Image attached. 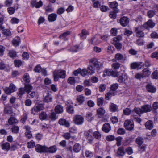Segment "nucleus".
Masks as SVG:
<instances>
[{
	"mask_svg": "<svg viewBox=\"0 0 158 158\" xmlns=\"http://www.w3.org/2000/svg\"><path fill=\"white\" fill-rule=\"evenodd\" d=\"M117 71H113L111 69H105L104 73L106 75L108 76H112L114 77H116L117 73Z\"/></svg>",
	"mask_w": 158,
	"mask_h": 158,
	"instance_id": "13",
	"label": "nucleus"
},
{
	"mask_svg": "<svg viewBox=\"0 0 158 158\" xmlns=\"http://www.w3.org/2000/svg\"><path fill=\"white\" fill-rule=\"evenodd\" d=\"M131 117L133 120L139 123H140L141 122V120L140 118L135 115H133L131 116Z\"/></svg>",
	"mask_w": 158,
	"mask_h": 158,
	"instance_id": "61",
	"label": "nucleus"
},
{
	"mask_svg": "<svg viewBox=\"0 0 158 158\" xmlns=\"http://www.w3.org/2000/svg\"><path fill=\"white\" fill-rule=\"evenodd\" d=\"M24 89L27 93L29 94L32 89V87L30 84L25 85Z\"/></svg>",
	"mask_w": 158,
	"mask_h": 158,
	"instance_id": "37",
	"label": "nucleus"
},
{
	"mask_svg": "<svg viewBox=\"0 0 158 158\" xmlns=\"http://www.w3.org/2000/svg\"><path fill=\"white\" fill-rule=\"evenodd\" d=\"M104 98L103 97L98 98L97 99V105L99 106H101L104 102Z\"/></svg>",
	"mask_w": 158,
	"mask_h": 158,
	"instance_id": "54",
	"label": "nucleus"
},
{
	"mask_svg": "<svg viewBox=\"0 0 158 158\" xmlns=\"http://www.w3.org/2000/svg\"><path fill=\"white\" fill-rule=\"evenodd\" d=\"M143 77H148L151 74V72L148 68H144L142 71Z\"/></svg>",
	"mask_w": 158,
	"mask_h": 158,
	"instance_id": "22",
	"label": "nucleus"
},
{
	"mask_svg": "<svg viewBox=\"0 0 158 158\" xmlns=\"http://www.w3.org/2000/svg\"><path fill=\"white\" fill-rule=\"evenodd\" d=\"M120 64L117 62H115L113 63L112 67L113 69H117L119 68L120 66Z\"/></svg>",
	"mask_w": 158,
	"mask_h": 158,
	"instance_id": "53",
	"label": "nucleus"
},
{
	"mask_svg": "<svg viewBox=\"0 0 158 158\" xmlns=\"http://www.w3.org/2000/svg\"><path fill=\"white\" fill-rule=\"evenodd\" d=\"M54 81H57L59 78H64L66 77V71L62 70H55L53 72Z\"/></svg>",
	"mask_w": 158,
	"mask_h": 158,
	"instance_id": "1",
	"label": "nucleus"
},
{
	"mask_svg": "<svg viewBox=\"0 0 158 158\" xmlns=\"http://www.w3.org/2000/svg\"><path fill=\"white\" fill-rule=\"evenodd\" d=\"M111 129V127L109 123H106L103 125L102 130L104 132L108 133L110 131Z\"/></svg>",
	"mask_w": 158,
	"mask_h": 158,
	"instance_id": "15",
	"label": "nucleus"
},
{
	"mask_svg": "<svg viewBox=\"0 0 158 158\" xmlns=\"http://www.w3.org/2000/svg\"><path fill=\"white\" fill-rule=\"evenodd\" d=\"M8 123L10 125H12L18 123V120L14 117H11L8 120Z\"/></svg>",
	"mask_w": 158,
	"mask_h": 158,
	"instance_id": "32",
	"label": "nucleus"
},
{
	"mask_svg": "<svg viewBox=\"0 0 158 158\" xmlns=\"http://www.w3.org/2000/svg\"><path fill=\"white\" fill-rule=\"evenodd\" d=\"M122 40V37L120 35H118L116 37H114L113 39V41L114 43L119 42V41Z\"/></svg>",
	"mask_w": 158,
	"mask_h": 158,
	"instance_id": "55",
	"label": "nucleus"
},
{
	"mask_svg": "<svg viewBox=\"0 0 158 158\" xmlns=\"http://www.w3.org/2000/svg\"><path fill=\"white\" fill-rule=\"evenodd\" d=\"M87 69H83L82 70H80V74L83 77H85L87 75L89 74Z\"/></svg>",
	"mask_w": 158,
	"mask_h": 158,
	"instance_id": "56",
	"label": "nucleus"
},
{
	"mask_svg": "<svg viewBox=\"0 0 158 158\" xmlns=\"http://www.w3.org/2000/svg\"><path fill=\"white\" fill-rule=\"evenodd\" d=\"M49 117L51 120L54 121L58 118V117L56 116V114L55 112H52L49 115Z\"/></svg>",
	"mask_w": 158,
	"mask_h": 158,
	"instance_id": "39",
	"label": "nucleus"
},
{
	"mask_svg": "<svg viewBox=\"0 0 158 158\" xmlns=\"http://www.w3.org/2000/svg\"><path fill=\"white\" fill-rule=\"evenodd\" d=\"M133 111L139 116H140L141 114L143 113L141 108H140L135 107L133 109Z\"/></svg>",
	"mask_w": 158,
	"mask_h": 158,
	"instance_id": "46",
	"label": "nucleus"
},
{
	"mask_svg": "<svg viewBox=\"0 0 158 158\" xmlns=\"http://www.w3.org/2000/svg\"><path fill=\"white\" fill-rule=\"evenodd\" d=\"M42 2L40 1L39 2H37L36 0H32L31 2V5L32 7H35L39 8L42 6Z\"/></svg>",
	"mask_w": 158,
	"mask_h": 158,
	"instance_id": "14",
	"label": "nucleus"
},
{
	"mask_svg": "<svg viewBox=\"0 0 158 158\" xmlns=\"http://www.w3.org/2000/svg\"><path fill=\"white\" fill-rule=\"evenodd\" d=\"M116 77L118 78V81L120 83H122L125 81V80L127 79V76L125 74H123L120 72H117Z\"/></svg>",
	"mask_w": 158,
	"mask_h": 158,
	"instance_id": "9",
	"label": "nucleus"
},
{
	"mask_svg": "<svg viewBox=\"0 0 158 158\" xmlns=\"http://www.w3.org/2000/svg\"><path fill=\"white\" fill-rule=\"evenodd\" d=\"M20 38L18 36L16 37L13 40V45L17 47L19 45V44L20 42Z\"/></svg>",
	"mask_w": 158,
	"mask_h": 158,
	"instance_id": "36",
	"label": "nucleus"
},
{
	"mask_svg": "<svg viewBox=\"0 0 158 158\" xmlns=\"http://www.w3.org/2000/svg\"><path fill=\"white\" fill-rule=\"evenodd\" d=\"M100 36L95 35L92 39V43L94 45H97L101 42V41L99 40Z\"/></svg>",
	"mask_w": 158,
	"mask_h": 158,
	"instance_id": "20",
	"label": "nucleus"
},
{
	"mask_svg": "<svg viewBox=\"0 0 158 158\" xmlns=\"http://www.w3.org/2000/svg\"><path fill=\"white\" fill-rule=\"evenodd\" d=\"M141 108L143 113L149 112L152 109L151 106L148 104L142 106Z\"/></svg>",
	"mask_w": 158,
	"mask_h": 158,
	"instance_id": "17",
	"label": "nucleus"
},
{
	"mask_svg": "<svg viewBox=\"0 0 158 158\" xmlns=\"http://www.w3.org/2000/svg\"><path fill=\"white\" fill-rule=\"evenodd\" d=\"M143 142V140L142 137H138L136 139V143L139 145H142Z\"/></svg>",
	"mask_w": 158,
	"mask_h": 158,
	"instance_id": "52",
	"label": "nucleus"
},
{
	"mask_svg": "<svg viewBox=\"0 0 158 158\" xmlns=\"http://www.w3.org/2000/svg\"><path fill=\"white\" fill-rule=\"evenodd\" d=\"M57 17V15L54 13L49 15L48 17V20L49 22H53L55 21Z\"/></svg>",
	"mask_w": 158,
	"mask_h": 158,
	"instance_id": "30",
	"label": "nucleus"
},
{
	"mask_svg": "<svg viewBox=\"0 0 158 158\" xmlns=\"http://www.w3.org/2000/svg\"><path fill=\"white\" fill-rule=\"evenodd\" d=\"M74 123L78 125L82 124L84 121L83 117L81 115H77L73 118Z\"/></svg>",
	"mask_w": 158,
	"mask_h": 158,
	"instance_id": "6",
	"label": "nucleus"
},
{
	"mask_svg": "<svg viewBox=\"0 0 158 158\" xmlns=\"http://www.w3.org/2000/svg\"><path fill=\"white\" fill-rule=\"evenodd\" d=\"M116 94V92H113L112 91L110 90L109 92L106 94L105 98L106 99L109 100L112 96H114Z\"/></svg>",
	"mask_w": 158,
	"mask_h": 158,
	"instance_id": "26",
	"label": "nucleus"
},
{
	"mask_svg": "<svg viewBox=\"0 0 158 158\" xmlns=\"http://www.w3.org/2000/svg\"><path fill=\"white\" fill-rule=\"evenodd\" d=\"M52 100V98L48 94L45 96L44 98V102H51Z\"/></svg>",
	"mask_w": 158,
	"mask_h": 158,
	"instance_id": "40",
	"label": "nucleus"
},
{
	"mask_svg": "<svg viewBox=\"0 0 158 158\" xmlns=\"http://www.w3.org/2000/svg\"><path fill=\"white\" fill-rule=\"evenodd\" d=\"M12 131L15 133H17L19 132V127L17 126H14L11 128Z\"/></svg>",
	"mask_w": 158,
	"mask_h": 158,
	"instance_id": "60",
	"label": "nucleus"
},
{
	"mask_svg": "<svg viewBox=\"0 0 158 158\" xmlns=\"http://www.w3.org/2000/svg\"><path fill=\"white\" fill-rule=\"evenodd\" d=\"M124 126L126 129L130 131L132 130L134 127L133 122L130 120H126L124 123Z\"/></svg>",
	"mask_w": 158,
	"mask_h": 158,
	"instance_id": "7",
	"label": "nucleus"
},
{
	"mask_svg": "<svg viewBox=\"0 0 158 158\" xmlns=\"http://www.w3.org/2000/svg\"><path fill=\"white\" fill-rule=\"evenodd\" d=\"M118 84H113L111 85L110 90L112 91L113 92H116L117 94V92L116 91V90L118 89Z\"/></svg>",
	"mask_w": 158,
	"mask_h": 158,
	"instance_id": "43",
	"label": "nucleus"
},
{
	"mask_svg": "<svg viewBox=\"0 0 158 158\" xmlns=\"http://www.w3.org/2000/svg\"><path fill=\"white\" fill-rule=\"evenodd\" d=\"M46 152H49L50 153H53L55 152L56 150V148L55 146H53L48 148L47 147Z\"/></svg>",
	"mask_w": 158,
	"mask_h": 158,
	"instance_id": "29",
	"label": "nucleus"
},
{
	"mask_svg": "<svg viewBox=\"0 0 158 158\" xmlns=\"http://www.w3.org/2000/svg\"><path fill=\"white\" fill-rule=\"evenodd\" d=\"M152 77L154 79L158 78V71L156 70L153 72L152 74Z\"/></svg>",
	"mask_w": 158,
	"mask_h": 158,
	"instance_id": "64",
	"label": "nucleus"
},
{
	"mask_svg": "<svg viewBox=\"0 0 158 158\" xmlns=\"http://www.w3.org/2000/svg\"><path fill=\"white\" fill-rule=\"evenodd\" d=\"M103 63L99 62L98 60L95 58L91 59L89 61V65L91 67L94 68L95 69H96L99 70L102 67Z\"/></svg>",
	"mask_w": 158,
	"mask_h": 158,
	"instance_id": "2",
	"label": "nucleus"
},
{
	"mask_svg": "<svg viewBox=\"0 0 158 158\" xmlns=\"http://www.w3.org/2000/svg\"><path fill=\"white\" fill-rule=\"evenodd\" d=\"M141 64L142 63L140 62L132 63L131 64V68L132 69H140L142 67V65H141Z\"/></svg>",
	"mask_w": 158,
	"mask_h": 158,
	"instance_id": "18",
	"label": "nucleus"
},
{
	"mask_svg": "<svg viewBox=\"0 0 158 158\" xmlns=\"http://www.w3.org/2000/svg\"><path fill=\"white\" fill-rule=\"evenodd\" d=\"M2 148L3 150H9L10 148V144L7 142H5L2 143L1 145Z\"/></svg>",
	"mask_w": 158,
	"mask_h": 158,
	"instance_id": "33",
	"label": "nucleus"
},
{
	"mask_svg": "<svg viewBox=\"0 0 158 158\" xmlns=\"http://www.w3.org/2000/svg\"><path fill=\"white\" fill-rule=\"evenodd\" d=\"M8 56L11 58H15L17 56L16 52L14 50H10L8 53Z\"/></svg>",
	"mask_w": 158,
	"mask_h": 158,
	"instance_id": "45",
	"label": "nucleus"
},
{
	"mask_svg": "<svg viewBox=\"0 0 158 158\" xmlns=\"http://www.w3.org/2000/svg\"><path fill=\"white\" fill-rule=\"evenodd\" d=\"M39 118L41 120H46L48 118V116L45 112L42 111L39 114Z\"/></svg>",
	"mask_w": 158,
	"mask_h": 158,
	"instance_id": "27",
	"label": "nucleus"
},
{
	"mask_svg": "<svg viewBox=\"0 0 158 158\" xmlns=\"http://www.w3.org/2000/svg\"><path fill=\"white\" fill-rule=\"evenodd\" d=\"M4 90L6 94H10L15 90V87L14 84H11L9 87H5Z\"/></svg>",
	"mask_w": 158,
	"mask_h": 158,
	"instance_id": "8",
	"label": "nucleus"
},
{
	"mask_svg": "<svg viewBox=\"0 0 158 158\" xmlns=\"http://www.w3.org/2000/svg\"><path fill=\"white\" fill-rule=\"evenodd\" d=\"M109 6L110 7L113 8V10L116 11V12H119V10L117 8L118 4L116 2H110Z\"/></svg>",
	"mask_w": 158,
	"mask_h": 158,
	"instance_id": "19",
	"label": "nucleus"
},
{
	"mask_svg": "<svg viewBox=\"0 0 158 158\" xmlns=\"http://www.w3.org/2000/svg\"><path fill=\"white\" fill-rule=\"evenodd\" d=\"M58 123L60 125L64 126L67 127H69L70 126V124L69 122L65 119H60Z\"/></svg>",
	"mask_w": 158,
	"mask_h": 158,
	"instance_id": "21",
	"label": "nucleus"
},
{
	"mask_svg": "<svg viewBox=\"0 0 158 158\" xmlns=\"http://www.w3.org/2000/svg\"><path fill=\"white\" fill-rule=\"evenodd\" d=\"M145 126L148 129H151L153 128V123L152 121L149 120L145 123Z\"/></svg>",
	"mask_w": 158,
	"mask_h": 158,
	"instance_id": "38",
	"label": "nucleus"
},
{
	"mask_svg": "<svg viewBox=\"0 0 158 158\" xmlns=\"http://www.w3.org/2000/svg\"><path fill=\"white\" fill-rule=\"evenodd\" d=\"M47 147L40 144H37L35 147V151L38 153H42L46 152Z\"/></svg>",
	"mask_w": 158,
	"mask_h": 158,
	"instance_id": "10",
	"label": "nucleus"
},
{
	"mask_svg": "<svg viewBox=\"0 0 158 158\" xmlns=\"http://www.w3.org/2000/svg\"><path fill=\"white\" fill-rule=\"evenodd\" d=\"M93 134V131L91 129L85 131L84 132V136L88 143H92L93 140L94 138L92 136Z\"/></svg>",
	"mask_w": 158,
	"mask_h": 158,
	"instance_id": "4",
	"label": "nucleus"
},
{
	"mask_svg": "<svg viewBox=\"0 0 158 158\" xmlns=\"http://www.w3.org/2000/svg\"><path fill=\"white\" fill-rule=\"evenodd\" d=\"M123 56L122 54L118 53H117L115 55V59H113L112 61L113 62H115L116 61V60L119 61L123 59Z\"/></svg>",
	"mask_w": 158,
	"mask_h": 158,
	"instance_id": "35",
	"label": "nucleus"
},
{
	"mask_svg": "<svg viewBox=\"0 0 158 158\" xmlns=\"http://www.w3.org/2000/svg\"><path fill=\"white\" fill-rule=\"evenodd\" d=\"M25 90L24 88H21L19 89L18 92L17 93V94L19 97H21V96L25 93Z\"/></svg>",
	"mask_w": 158,
	"mask_h": 158,
	"instance_id": "49",
	"label": "nucleus"
},
{
	"mask_svg": "<svg viewBox=\"0 0 158 158\" xmlns=\"http://www.w3.org/2000/svg\"><path fill=\"white\" fill-rule=\"evenodd\" d=\"M147 90L151 93H154L156 91V88L152 85L148 84L146 86Z\"/></svg>",
	"mask_w": 158,
	"mask_h": 158,
	"instance_id": "25",
	"label": "nucleus"
},
{
	"mask_svg": "<svg viewBox=\"0 0 158 158\" xmlns=\"http://www.w3.org/2000/svg\"><path fill=\"white\" fill-rule=\"evenodd\" d=\"M128 19L126 17L123 16L119 20L120 24L123 27L127 26L129 23Z\"/></svg>",
	"mask_w": 158,
	"mask_h": 158,
	"instance_id": "12",
	"label": "nucleus"
},
{
	"mask_svg": "<svg viewBox=\"0 0 158 158\" xmlns=\"http://www.w3.org/2000/svg\"><path fill=\"white\" fill-rule=\"evenodd\" d=\"M93 137L94 138L98 139H99L101 138V135L98 131H95L93 133Z\"/></svg>",
	"mask_w": 158,
	"mask_h": 158,
	"instance_id": "42",
	"label": "nucleus"
},
{
	"mask_svg": "<svg viewBox=\"0 0 158 158\" xmlns=\"http://www.w3.org/2000/svg\"><path fill=\"white\" fill-rule=\"evenodd\" d=\"M55 110L58 114L62 113L64 111L63 107L61 105H57L55 107Z\"/></svg>",
	"mask_w": 158,
	"mask_h": 158,
	"instance_id": "24",
	"label": "nucleus"
},
{
	"mask_svg": "<svg viewBox=\"0 0 158 158\" xmlns=\"http://www.w3.org/2000/svg\"><path fill=\"white\" fill-rule=\"evenodd\" d=\"M67 81L71 85L74 84L76 82L74 78L73 77H69L67 80Z\"/></svg>",
	"mask_w": 158,
	"mask_h": 158,
	"instance_id": "58",
	"label": "nucleus"
},
{
	"mask_svg": "<svg viewBox=\"0 0 158 158\" xmlns=\"http://www.w3.org/2000/svg\"><path fill=\"white\" fill-rule=\"evenodd\" d=\"M77 101L79 103V105L82 104L85 101V97L82 95L77 96Z\"/></svg>",
	"mask_w": 158,
	"mask_h": 158,
	"instance_id": "34",
	"label": "nucleus"
},
{
	"mask_svg": "<svg viewBox=\"0 0 158 158\" xmlns=\"http://www.w3.org/2000/svg\"><path fill=\"white\" fill-rule=\"evenodd\" d=\"M97 112L98 115L102 116L105 114V111L103 108H100L97 110Z\"/></svg>",
	"mask_w": 158,
	"mask_h": 158,
	"instance_id": "57",
	"label": "nucleus"
},
{
	"mask_svg": "<svg viewBox=\"0 0 158 158\" xmlns=\"http://www.w3.org/2000/svg\"><path fill=\"white\" fill-rule=\"evenodd\" d=\"M35 145V142L32 140L29 142H28L27 143V146L29 148H33Z\"/></svg>",
	"mask_w": 158,
	"mask_h": 158,
	"instance_id": "50",
	"label": "nucleus"
},
{
	"mask_svg": "<svg viewBox=\"0 0 158 158\" xmlns=\"http://www.w3.org/2000/svg\"><path fill=\"white\" fill-rule=\"evenodd\" d=\"M155 15V11L152 10H149L147 12L148 16L149 18L152 17Z\"/></svg>",
	"mask_w": 158,
	"mask_h": 158,
	"instance_id": "59",
	"label": "nucleus"
},
{
	"mask_svg": "<svg viewBox=\"0 0 158 158\" xmlns=\"http://www.w3.org/2000/svg\"><path fill=\"white\" fill-rule=\"evenodd\" d=\"M155 25V23L151 20H148L145 23L143 26L144 28L149 29L150 28H152Z\"/></svg>",
	"mask_w": 158,
	"mask_h": 158,
	"instance_id": "11",
	"label": "nucleus"
},
{
	"mask_svg": "<svg viewBox=\"0 0 158 158\" xmlns=\"http://www.w3.org/2000/svg\"><path fill=\"white\" fill-rule=\"evenodd\" d=\"M117 153L120 156H123L125 154L123 148L121 147H119L118 149Z\"/></svg>",
	"mask_w": 158,
	"mask_h": 158,
	"instance_id": "41",
	"label": "nucleus"
},
{
	"mask_svg": "<svg viewBox=\"0 0 158 158\" xmlns=\"http://www.w3.org/2000/svg\"><path fill=\"white\" fill-rule=\"evenodd\" d=\"M4 112L5 114H10L12 112V109L11 106H5L4 109Z\"/></svg>",
	"mask_w": 158,
	"mask_h": 158,
	"instance_id": "28",
	"label": "nucleus"
},
{
	"mask_svg": "<svg viewBox=\"0 0 158 158\" xmlns=\"http://www.w3.org/2000/svg\"><path fill=\"white\" fill-rule=\"evenodd\" d=\"M88 34L87 31L85 29H83L82 31V32L81 34H79V35L80 37L82 39L85 38V36Z\"/></svg>",
	"mask_w": 158,
	"mask_h": 158,
	"instance_id": "51",
	"label": "nucleus"
},
{
	"mask_svg": "<svg viewBox=\"0 0 158 158\" xmlns=\"http://www.w3.org/2000/svg\"><path fill=\"white\" fill-rule=\"evenodd\" d=\"M23 79L26 83H28L30 81V78L29 74L27 73H25L24 75Z\"/></svg>",
	"mask_w": 158,
	"mask_h": 158,
	"instance_id": "47",
	"label": "nucleus"
},
{
	"mask_svg": "<svg viewBox=\"0 0 158 158\" xmlns=\"http://www.w3.org/2000/svg\"><path fill=\"white\" fill-rule=\"evenodd\" d=\"M86 69L88 70L89 75H92L95 73V69L90 66L89 65Z\"/></svg>",
	"mask_w": 158,
	"mask_h": 158,
	"instance_id": "44",
	"label": "nucleus"
},
{
	"mask_svg": "<svg viewBox=\"0 0 158 158\" xmlns=\"http://www.w3.org/2000/svg\"><path fill=\"white\" fill-rule=\"evenodd\" d=\"M81 149V146L79 143H76L73 146V150L74 152L78 153Z\"/></svg>",
	"mask_w": 158,
	"mask_h": 158,
	"instance_id": "23",
	"label": "nucleus"
},
{
	"mask_svg": "<svg viewBox=\"0 0 158 158\" xmlns=\"http://www.w3.org/2000/svg\"><path fill=\"white\" fill-rule=\"evenodd\" d=\"M67 111L71 114L73 113L74 111L73 107L70 105L68 106L67 107Z\"/></svg>",
	"mask_w": 158,
	"mask_h": 158,
	"instance_id": "48",
	"label": "nucleus"
},
{
	"mask_svg": "<svg viewBox=\"0 0 158 158\" xmlns=\"http://www.w3.org/2000/svg\"><path fill=\"white\" fill-rule=\"evenodd\" d=\"M45 10L46 12L48 13L53 11L54 9L52 6H48L45 7Z\"/></svg>",
	"mask_w": 158,
	"mask_h": 158,
	"instance_id": "62",
	"label": "nucleus"
},
{
	"mask_svg": "<svg viewBox=\"0 0 158 158\" xmlns=\"http://www.w3.org/2000/svg\"><path fill=\"white\" fill-rule=\"evenodd\" d=\"M44 109V105L42 104H36L31 110V113L35 115Z\"/></svg>",
	"mask_w": 158,
	"mask_h": 158,
	"instance_id": "3",
	"label": "nucleus"
},
{
	"mask_svg": "<svg viewBox=\"0 0 158 158\" xmlns=\"http://www.w3.org/2000/svg\"><path fill=\"white\" fill-rule=\"evenodd\" d=\"M122 139V137L120 136L116 138L115 139L117 141L116 145L118 146H119L121 145Z\"/></svg>",
	"mask_w": 158,
	"mask_h": 158,
	"instance_id": "63",
	"label": "nucleus"
},
{
	"mask_svg": "<svg viewBox=\"0 0 158 158\" xmlns=\"http://www.w3.org/2000/svg\"><path fill=\"white\" fill-rule=\"evenodd\" d=\"M2 33L7 37H9L11 36V32L9 29H8L2 30Z\"/></svg>",
	"mask_w": 158,
	"mask_h": 158,
	"instance_id": "31",
	"label": "nucleus"
},
{
	"mask_svg": "<svg viewBox=\"0 0 158 158\" xmlns=\"http://www.w3.org/2000/svg\"><path fill=\"white\" fill-rule=\"evenodd\" d=\"M110 110L112 112H115L118 111V106L113 103H110L109 106Z\"/></svg>",
	"mask_w": 158,
	"mask_h": 158,
	"instance_id": "16",
	"label": "nucleus"
},
{
	"mask_svg": "<svg viewBox=\"0 0 158 158\" xmlns=\"http://www.w3.org/2000/svg\"><path fill=\"white\" fill-rule=\"evenodd\" d=\"M144 30V27L143 26H139L135 27V31L136 33V36L139 37H143L144 35L143 31Z\"/></svg>",
	"mask_w": 158,
	"mask_h": 158,
	"instance_id": "5",
	"label": "nucleus"
}]
</instances>
